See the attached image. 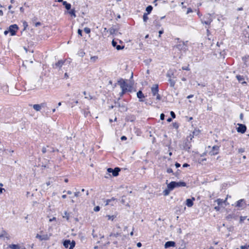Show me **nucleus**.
Segmentation results:
<instances>
[{
	"label": "nucleus",
	"instance_id": "obj_1",
	"mask_svg": "<svg viewBox=\"0 0 249 249\" xmlns=\"http://www.w3.org/2000/svg\"><path fill=\"white\" fill-rule=\"evenodd\" d=\"M118 84L120 86L122 89L121 95H123L125 92L128 90V85L126 80L121 78L117 81Z\"/></svg>",
	"mask_w": 249,
	"mask_h": 249
},
{
	"label": "nucleus",
	"instance_id": "obj_2",
	"mask_svg": "<svg viewBox=\"0 0 249 249\" xmlns=\"http://www.w3.org/2000/svg\"><path fill=\"white\" fill-rule=\"evenodd\" d=\"M186 184L184 182L180 181V182H176V181H171L169 184H167V187L170 189L173 190L176 187H185L186 186Z\"/></svg>",
	"mask_w": 249,
	"mask_h": 249
},
{
	"label": "nucleus",
	"instance_id": "obj_3",
	"mask_svg": "<svg viewBox=\"0 0 249 249\" xmlns=\"http://www.w3.org/2000/svg\"><path fill=\"white\" fill-rule=\"evenodd\" d=\"M75 245L74 241H71L70 240H66L63 242V245L66 248L73 249Z\"/></svg>",
	"mask_w": 249,
	"mask_h": 249
},
{
	"label": "nucleus",
	"instance_id": "obj_4",
	"mask_svg": "<svg viewBox=\"0 0 249 249\" xmlns=\"http://www.w3.org/2000/svg\"><path fill=\"white\" fill-rule=\"evenodd\" d=\"M236 207H238L240 209H243L246 207V203L244 199H241L237 201L235 205Z\"/></svg>",
	"mask_w": 249,
	"mask_h": 249
},
{
	"label": "nucleus",
	"instance_id": "obj_5",
	"mask_svg": "<svg viewBox=\"0 0 249 249\" xmlns=\"http://www.w3.org/2000/svg\"><path fill=\"white\" fill-rule=\"evenodd\" d=\"M18 30V27L16 24H13L10 25L9 27V31L11 33V36H14L16 35V33Z\"/></svg>",
	"mask_w": 249,
	"mask_h": 249
},
{
	"label": "nucleus",
	"instance_id": "obj_6",
	"mask_svg": "<svg viewBox=\"0 0 249 249\" xmlns=\"http://www.w3.org/2000/svg\"><path fill=\"white\" fill-rule=\"evenodd\" d=\"M107 172L108 173H112V175L114 177H116L118 175L119 172L120 171V169L119 168L116 167L114 169H113L111 168H109L107 169Z\"/></svg>",
	"mask_w": 249,
	"mask_h": 249
},
{
	"label": "nucleus",
	"instance_id": "obj_7",
	"mask_svg": "<svg viewBox=\"0 0 249 249\" xmlns=\"http://www.w3.org/2000/svg\"><path fill=\"white\" fill-rule=\"evenodd\" d=\"M237 125H238V127L237 128V132L244 133L247 129L246 125L240 124H238Z\"/></svg>",
	"mask_w": 249,
	"mask_h": 249
},
{
	"label": "nucleus",
	"instance_id": "obj_8",
	"mask_svg": "<svg viewBox=\"0 0 249 249\" xmlns=\"http://www.w3.org/2000/svg\"><path fill=\"white\" fill-rule=\"evenodd\" d=\"M45 106V103H42L41 104H35L33 106V107L36 111H39L42 107H44Z\"/></svg>",
	"mask_w": 249,
	"mask_h": 249
},
{
	"label": "nucleus",
	"instance_id": "obj_9",
	"mask_svg": "<svg viewBox=\"0 0 249 249\" xmlns=\"http://www.w3.org/2000/svg\"><path fill=\"white\" fill-rule=\"evenodd\" d=\"M219 151V146L214 145L213 146L212 150L210 151L209 154L211 155H215L218 154Z\"/></svg>",
	"mask_w": 249,
	"mask_h": 249
},
{
	"label": "nucleus",
	"instance_id": "obj_10",
	"mask_svg": "<svg viewBox=\"0 0 249 249\" xmlns=\"http://www.w3.org/2000/svg\"><path fill=\"white\" fill-rule=\"evenodd\" d=\"M195 200V198L194 197H192L191 199H187L186 200V205L188 207H191L194 205V201Z\"/></svg>",
	"mask_w": 249,
	"mask_h": 249
},
{
	"label": "nucleus",
	"instance_id": "obj_11",
	"mask_svg": "<svg viewBox=\"0 0 249 249\" xmlns=\"http://www.w3.org/2000/svg\"><path fill=\"white\" fill-rule=\"evenodd\" d=\"M158 85L157 84L154 85L151 87V92L153 96H156L158 93Z\"/></svg>",
	"mask_w": 249,
	"mask_h": 249
},
{
	"label": "nucleus",
	"instance_id": "obj_12",
	"mask_svg": "<svg viewBox=\"0 0 249 249\" xmlns=\"http://www.w3.org/2000/svg\"><path fill=\"white\" fill-rule=\"evenodd\" d=\"M176 246V243L174 241H168L165 243L164 245L165 248H168L171 247H174Z\"/></svg>",
	"mask_w": 249,
	"mask_h": 249
},
{
	"label": "nucleus",
	"instance_id": "obj_13",
	"mask_svg": "<svg viewBox=\"0 0 249 249\" xmlns=\"http://www.w3.org/2000/svg\"><path fill=\"white\" fill-rule=\"evenodd\" d=\"M9 248L11 249H26L24 247H21L18 244H11L9 245Z\"/></svg>",
	"mask_w": 249,
	"mask_h": 249
},
{
	"label": "nucleus",
	"instance_id": "obj_14",
	"mask_svg": "<svg viewBox=\"0 0 249 249\" xmlns=\"http://www.w3.org/2000/svg\"><path fill=\"white\" fill-rule=\"evenodd\" d=\"M0 238H6L7 239H9V235L6 231H3L0 233Z\"/></svg>",
	"mask_w": 249,
	"mask_h": 249
},
{
	"label": "nucleus",
	"instance_id": "obj_15",
	"mask_svg": "<svg viewBox=\"0 0 249 249\" xmlns=\"http://www.w3.org/2000/svg\"><path fill=\"white\" fill-rule=\"evenodd\" d=\"M137 95L138 98H139L140 99V101H142V100L141 99L144 98L145 97L143 94L141 90L137 92Z\"/></svg>",
	"mask_w": 249,
	"mask_h": 249
},
{
	"label": "nucleus",
	"instance_id": "obj_16",
	"mask_svg": "<svg viewBox=\"0 0 249 249\" xmlns=\"http://www.w3.org/2000/svg\"><path fill=\"white\" fill-rule=\"evenodd\" d=\"M63 4L64 6H65L67 10H70L71 8V5L70 3H67L66 1H63Z\"/></svg>",
	"mask_w": 249,
	"mask_h": 249
},
{
	"label": "nucleus",
	"instance_id": "obj_17",
	"mask_svg": "<svg viewBox=\"0 0 249 249\" xmlns=\"http://www.w3.org/2000/svg\"><path fill=\"white\" fill-rule=\"evenodd\" d=\"M236 78L238 79V81L241 82V83L243 84L246 83L244 81V78L243 76L237 75Z\"/></svg>",
	"mask_w": 249,
	"mask_h": 249
},
{
	"label": "nucleus",
	"instance_id": "obj_18",
	"mask_svg": "<svg viewBox=\"0 0 249 249\" xmlns=\"http://www.w3.org/2000/svg\"><path fill=\"white\" fill-rule=\"evenodd\" d=\"M227 197L224 200H223V199H217L216 200V201L218 205H220L223 203H226V202L227 201Z\"/></svg>",
	"mask_w": 249,
	"mask_h": 249
},
{
	"label": "nucleus",
	"instance_id": "obj_19",
	"mask_svg": "<svg viewBox=\"0 0 249 249\" xmlns=\"http://www.w3.org/2000/svg\"><path fill=\"white\" fill-rule=\"evenodd\" d=\"M212 21V19L210 18V16L209 15V18L207 20L205 21H202V22L204 24L209 25Z\"/></svg>",
	"mask_w": 249,
	"mask_h": 249
},
{
	"label": "nucleus",
	"instance_id": "obj_20",
	"mask_svg": "<svg viewBox=\"0 0 249 249\" xmlns=\"http://www.w3.org/2000/svg\"><path fill=\"white\" fill-rule=\"evenodd\" d=\"M50 236H51V235H48L47 234L41 235L42 241V240H47L49 239Z\"/></svg>",
	"mask_w": 249,
	"mask_h": 249
},
{
	"label": "nucleus",
	"instance_id": "obj_21",
	"mask_svg": "<svg viewBox=\"0 0 249 249\" xmlns=\"http://www.w3.org/2000/svg\"><path fill=\"white\" fill-rule=\"evenodd\" d=\"M172 189H170L169 188H168L167 187V188L166 189H165V190L163 191V194L164 196H168L170 191H172Z\"/></svg>",
	"mask_w": 249,
	"mask_h": 249
},
{
	"label": "nucleus",
	"instance_id": "obj_22",
	"mask_svg": "<svg viewBox=\"0 0 249 249\" xmlns=\"http://www.w3.org/2000/svg\"><path fill=\"white\" fill-rule=\"evenodd\" d=\"M68 13L70 14L71 16H73L74 18L76 17L75 15V11L74 9H72L71 11L68 12Z\"/></svg>",
	"mask_w": 249,
	"mask_h": 249
},
{
	"label": "nucleus",
	"instance_id": "obj_23",
	"mask_svg": "<svg viewBox=\"0 0 249 249\" xmlns=\"http://www.w3.org/2000/svg\"><path fill=\"white\" fill-rule=\"evenodd\" d=\"M153 9V7L152 6L149 5L147 6L146 8V11L147 12V14H149L150 13V12L152 11Z\"/></svg>",
	"mask_w": 249,
	"mask_h": 249
},
{
	"label": "nucleus",
	"instance_id": "obj_24",
	"mask_svg": "<svg viewBox=\"0 0 249 249\" xmlns=\"http://www.w3.org/2000/svg\"><path fill=\"white\" fill-rule=\"evenodd\" d=\"M106 217L107 218V220L113 221L115 219V216H114L113 215H107L106 216Z\"/></svg>",
	"mask_w": 249,
	"mask_h": 249
},
{
	"label": "nucleus",
	"instance_id": "obj_25",
	"mask_svg": "<svg viewBox=\"0 0 249 249\" xmlns=\"http://www.w3.org/2000/svg\"><path fill=\"white\" fill-rule=\"evenodd\" d=\"M63 65V62L62 61H59L57 63L55 64L56 67H60Z\"/></svg>",
	"mask_w": 249,
	"mask_h": 249
},
{
	"label": "nucleus",
	"instance_id": "obj_26",
	"mask_svg": "<svg viewBox=\"0 0 249 249\" xmlns=\"http://www.w3.org/2000/svg\"><path fill=\"white\" fill-rule=\"evenodd\" d=\"M147 15L146 13H144L143 16V19L144 22H146L148 19V18L147 17Z\"/></svg>",
	"mask_w": 249,
	"mask_h": 249
},
{
	"label": "nucleus",
	"instance_id": "obj_27",
	"mask_svg": "<svg viewBox=\"0 0 249 249\" xmlns=\"http://www.w3.org/2000/svg\"><path fill=\"white\" fill-rule=\"evenodd\" d=\"M249 249V245H244V246H241L240 247V249ZM236 249H239L238 248H237Z\"/></svg>",
	"mask_w": 249,
	"mask_h": 249
},
{
	"label": "nucleus",
	"instance_id": "obj_28",
	"mask_svg": "<svg viewBox=\"0 0 249 249\" xmlns=\"http://www.w3.org/2000/svg\"><path fill=\"white\" fill-rule=\"evenodd\" d=\"M84 31L86 33L89 34L90 32V30L89 28L86 27L84 28Z\"/></svg>",
	"mask_w": 249,
	"mask_h": 249
},
{
	"label": "nucleus",
	"instance_id": "obj_29",
	"mask_svg": "<svg viewBox=\"0 0 249 249\" xmlns=\"http://www.w3.org/2000/svg\"><path fill=\"white\" fill-rule=\"evenodd\" d=\"M85 98L88 100H91L93 99V97L89 94H88L87 96L85 97Z\"/></svg>",
	"mask_w": 249,
	"mask_h": 249
},
{
	"label": "nucleus",
	"instance_id": "obj_30",
	"mask_svg": "<svg viewBox=\"0 0 249 249\" xmlns=\"http://www.w3.org/2000/svg\"><path fill=\"white\" fill-rule=\"evenodd\" d=\"M182 69L183 70H186V71H190V68H189V65H188L186 67H182Z\"/></svg>",
	"mask_w": 249,
	"mask_h": 249
},
{
	"label": "nucleus",
	"instance_id": "obj_31",
	"mask_svg": "<svg viewBox=\"0 0 249 249\" xmlns=\"http://www.w3.org/2000/svg\"><path fill=\"white\" fill-rule=\"evenodd\" d=\"M97 59V57L96 56L91 57L90 58V60L92 62H95L96 59Z\"/></svg>",
	"mask_w": 249,
	"mask_h": 249
},
{
	"label": "nucleus",
	"instance_id": "obj_32",
	"mask_svg": "<svg viewBox=\"0 0 249 249\" xmlns=\"http://www.w3.org/2000/svg\"><path fill=\"white\" fill-rule=\"evenodd\" d=\"M63 217H66L67 219L68 220L69 218V216L67 212H65V215L63 216Z\"/></svg>",
	"mask_w": 249,
	"mask_h": 249
},
{
	"label": "nucleus",
	"instance_id": "obj_33",
	"mask_svg": "<svg viewBox=\"0 0 249 249\" xmlns=\"http://www.w3.org/2000/svg\"><path fill=\"white\" fill-rule=\"evenodd\" d=\"M36 237V238H38L40 240L42 241V237H41V235H39L38 234H37Z\"/></svg>",
	"mask_w": 249,
	"mask_h": 249
},
{
	"label": "nucleus",
	"instance_id": "obj_34",
	"mask_svg": "<svg viewBox=\"0 0 249 249\" xmlns=\"http://www.w3.org/2000/svg\"><path fill=\"white\" fill-rule=\"evenodd\" d=\"M100 207L99 206H96L94 208V211L95 212H98L100 210Z\"/></svg>",
	"mask_w": 249,
	"mask_h": 249
},
{
	"label": "nucleus",
	"instance_id": "obj_35",
	"mask_svg": "<svg viewBox=\"0 0 249 249\" xmlns=\"http://www.w3.org/2000/svg\"><path fill=\"white\" fill-rule=\"evenodd\" d=\"M124 48V46L121 47V46H120V45H117V46H116V49H117V50H121V49H123Z\"/></svg>",
	"mask_w": 249,
	"mask_h": 249
},
{
	"label": "nucleus",
	"instance_id": "obj_36",
	"mask_svg": "<svg viewBox=\"0 0 249 249\" xmlns=\"http://www.w3.org/2000/svg\"><path fill=\"white\" fill-rule=\"evenodd\" d=\"M156 99L157 100L159 101L161 99V97L158 93L157 94H156Z\"/></svg>",
	"mask_w": 249,
	"mask_h": 249
},
{
	"label": "nucleus",
	"instance_id": "obj_37",
	"mask_svg": "<svg viewBox=\"0 0 249 249\" xmlns=\"http://www.w3.org/2000/svg\"><path fill=\"white\" fill-rule=\"evenodd\" d=\"M80 192H76L74 193V195L75 197H78L79 196Z\"/></svg>",
	"mask_w": 249,
	"mask_h": 249
},
{
	"label": "nucleus",
	"instance_id": "obj_38",
	"mask_svg": "<svg viewBox=\"0 0 249 249\" xmlns=\"http://www.w3.org/2000/svg\"><path fill=\"white\" fill-rule=\"evenodd\" d=\"M167 172L168 173H171L173 172V170L171 168H169L167 169Z\"/></svg>",
	"mask_w": 249,
	"mask_h": 249
},
{
	"label": "nucleus",
	"instance_id": "obj_39",
	"mask_svg": "<svg viewBox=\"0 0 249 249\" xmlns=\"http://www.w3.org/2000/svg\"><path fill=\"white\" fill-rule=\"evenodd\" d=\"M116 44H117V42H115L114 40H113L112 41V46L113 47H115V46H117Z\"/></svg>",
	"mask_w": 249,
	"mask_h": 249
},
{
	"label": "nucleus",
	"instance_id": "obj_40",
	"mask_svg": "<svg viewBox=\"0 0 249 249\" xmlns=\"http://www.w3.org/2000/svg\"><path fill=\"white\" fill-rule=\"evenodd\" d=\"M170 114H171V116L173 118H175L176 117V115H175V114L174 113V112L173 111H171L170 112Z\"/></svg>",
	"mask_w": 249,
	"mask_h": 249
},
{
	"label": "nucleus",
	"instance_id": "obj_41",
	"mask_svg": "<svg viewBox=\"0 0 249 249\" xmlns=\"http://www.w3.org/2000/svg\"><path fill=\"white\" fill-rule=\"evenodd\" d=\"M244 151H245V149H244V148H239V149H238V152H239V153H243V152H244Z\"/></svg>",
	"mask_w": 249,
	"mask_h": 249
},
{
	"label": "nucleus",
	"instance_id": "obj_42",
	"mask_svg": "<svg viewBox=\"0 0 249 249\" xmlns=\"http://www.w3.org/2000/svg\"><path fill=\"white\" fill-rule=\"evenodd\" d=\"M77 33L79 35H80L81 36H82V30L80 29H78Z\"/></svg>",
	"mask_w": 249,
	"mask_h": 249
},
{
	"label": "nucleus",
	"instance_id": "obj_43",
	"mask_svg": "<svg viewBox=\"0 0 249 249\" xmlns=\"http://www.w3.org/2000/svg\"><path fill=\"white\" fill-rule=\"evenodd\" d=\"M160 118L161 120H163L164 118V115L163 113H161L160 116Z\"/></svg>",
	"mask_w": 249,
	"mask_h": 249
},
{
	"label": "nucleus",
	"instance_id": "obj_44",
	"mask_svg": "<svg viewBox=\"0 0 249 249\" xmlns=\"http://www.w3.org/2000/svg\"><path fill=\"white\" fill-rule=\"evenodd\" d=\"M56 220V218L55 217H53L52 218L49 219L50 222H52L53 221Z\"/></svg>",
	"mask_w": 249,
	"mask_h": 249
},
{
	"label": "nucleus",
	"instance_id": "obj_45",
	"mask_svg": "<svg viewBox=\"0 0 249 249\" xmlns=\"http://www.w3.org/2000/svg\"><path fill=\"white\" fill-rule=\"evenodd\" d=\"M121 140H126V137L124 136H122L121 138Z\"/></svg>",
	"mask_w": 249,
	"mask_h": 249
},
{
	"label": "nucleus",
	"instance_id": "obj_46",
	"mask_svg": "<svg viewBox=\"0 0 249 249\" xmlns=\"http://www.w3.org/2000/svg\"><path fill=\"white\" fill-rule=\"evenodd\" d=\"M163 33V30H160L159 32V37H160V36Z\"/></svg>",
	"mask_w": 249,
	"mask_h": 249
},
{
	"label": "nucleus",
	"instance_id": "obj_47",
	"mask_svg": "<svg viewBox=\"0 0 249 249\" xmlns=\"http://www.w3.org/2000/svg\"><path fill=\"white\" fill-rule=\"evenodd\" d=\"M111 201V199H107L106 200V205H107L109 204V202H110Z\"/></svg>",
	"mask_w": 249,
	"mask_h": 249
},
{
	"label": "nucleus",
	"instance_id": "obj_48",
	"mask_svg": "<svg viewBox=\"0 0 249 249\" xmlns=\"http://www.w3.org/2000/svg\"><path fill=\"white\" fill-rule=\"evenodd\" d=\"M175 166L177 168H178L180 166V164L178 162H176L175 164Z\"/></svg>",
	"mask_w": 249,
	"mask_h": 249
},
{
	"label": "nucleus",
	"instance_id": "obj_49",
	"mask_svg": "<svg viewBox=\"0 0 249 249\" xmlns=\"http://www.w3.org/2000/svg\"><path fill=\"white\" fill-rule=\"evenodd\" d=\"M137 246L138 247L140 248L142 246V244L140 242H139L137 244Z\"/></svg>",
	"mask_w": 249,
	"mask_h": 249
},
{
	"label": "nucleus",
	"instance_id": "obj_50",
	"mask_svg": "<svg viewBox=\"0 0 249 249\" xmlns=\"http://www.w3.org/2000/svg\"><path fill=\"white\" fill-rule=\"evenodd\" d=\"M9 33V30H6V31H4V34L5 35H7Z\"/></svg>",
	"mask_w": 249,
	"mask_h": 249
},
{
	"label": "nucleus",
	"instance_id": "obj_51",
	"mask_svg": "<svg viewBox=\"0 0 249 249\" xmlns=\"http://www.w3.org/2000/svg\"><path fill=\"white\" fill-rule=\"evenodd\" d=\"M64 77L66 78V79H67L69 77V76L67 74V73H65V74H64Z\"/></svg>",
	"mask_w": 249,
	"mask_h": 249
},
{
	"label": "nucleus",
	"instance_id": "obj_52",
	"mask_svg": "<svg viewBox=\"0 0 249 249\" xmlns=\"http://www.w3.org/2000/svg\"><path fill=\"white\" fill-rule=\"evenodd\" d=\"M3 191H5L4 188H0V194L2 193Z\"/></svg>",
	"mask_w": 249,
	"mask_h": 249
},
{
	"label": "nucleus",
	"instance_id": "obj_53",
	"mask_svg": "<svg viewBox=\"0 0 249 249\" xmlns=\"http://www.w3.org/2000/svg\"><path fill=\"white\" fill-rule=\"evenodd\" d=\"M189 165L187 163H184L183 165V167H188L189 166Z\"/></svg>",
	"mask_w": 249,
	"mask_h": 249
},
{
	"label": "nucleus",
	"instance_id": "obj_54",
	"mask_svg": "<svg viewBox=\"0 0 249 249\" xmlns=\"http://www.w3.org/2000/svg\"><path fill=\"white\" fill-rule=\"evenodd\" d=\"M192 9L191 8H188V10H187V14L190 13V12H192Z\"/></svg>",
	"mask_w": 249,
	"mask_h": 249
},
{
	"label": "nucleus",
	"instance_id": "obj_55",
	"mask_svg": "<svg viewBox=\"0 0 249 249\" xmlns=\"http://www.w3.org/2000/svg\"><path fill=\"white\" fill-rule=\"evenodd\" d=\"M240 118L241 120H242L243 118V114L242 113H241L240 114Z\"/></svg>",
	"mask_w": 249,
	"mask_h": 249
},
{
	"label": "nucleus",
	"instance_id": "obj_56",
	"mask_svg": "<svg viewBox=\"0 0 249 249\" xmlns=\"http://www.w3.org/2000/svg\"><path fill=\"white\" fill-rule=\"evenodd\" d=\"M62 197L63 198V199H65L67 197V196L66 195H63L62 196Z\"/></svg>",
	"mask_w": 249,
	"mask_h": 249
},
{
	"label": "nucleus",
	"instance_id": "obj_57",
	"mask_svg": "<svg viewBox=\"0 0 249 249\" xmlns=\"http://www.w3.org/2000/svg\"><path fill=\"white\" fill-rule=\"evenodd\" d=\"M67 193L68 194V195H71L72 194L71 192V191H68L67 192Z\"/></svg>",
	"mask_w": 249,
	"mask_h": 249
},
{
	"label": "nucleus",
	"instance_id": "obj_58",
	"mask_svg": "<svg viewBox=\"0 0 249 249\" xmlns=\"http://www.w3.org/2000/svg\"><path fill=\"white\" fill-rule=\"evenodd\" d=\"M214 209L216 210V211H219V207H214Z\"/></svg>",
	"mask_w": 249,
	"mask_h": 249
},
{
	"label": "nucleus",
	"instance_id": "obj_59",
	"mask_svg": "<svg viewBox=\"0 0 249 249\" xmlns=\"http://www.w3.org/2000/svg\"><path fill=\"white\" fill-rule=\"evenodd\" d=\"M193 97V95H190L188 96L187 98L189 99V98H192Z\"/></svg>",
	"mask_w": 249,
	"mask_h": 249
},
{
	"label": "nucleus",
	"instance_id": "obj_60",
	"mask_svg": "<svg viewBox=\"0 0 249 249\" xmlns=\"http://www.w3.org/2000/svg\"><path fill=\"white\" fill-rule=\"evenodd\" d=\"M167 121L168 122H170L172 121V119L169 118H168L167 120Z\"/></svg>",
	"mask_w": 249,
	"mask_h": 249
},
{
	"label": "nucleus",
	"instance_id": "obj_61",
	"mask_svg": "<svg viewBox=\"0 0 249 249\" xmlns=\"http://www.w3.org/2000/svg\"><path fill=\"white\" fill-rule=\"evenodd\" d=\"M23 24H24V25L25 27H27V22H24L23 23Z\"/></svg>",
	"mask_w": 249,
	"mask_h": 249
},
{
	"label": "nucleus",
	"instance_id": "obj_62",
	"mask_svg": "<svg viewBox=\"0 0 249 249\" xmlns=\"http://www.w3.org/2000/svg\"><path fill=\"white\" fill-rule=\"evenodd\" d=\"M3 15V12L1 10H0V16Z\"/></svg>",
	"mask_w": 249,
	"mask_h": 249
},
{
	"label": "nucleus",
	"instance_id": "obj_63",
	"mask_svg": "<svg viewBox=\"0 0 249 249\" xmlns=\"http://www.w3.org/2000/svg\"><path fill=\"white\" fill-rule=\"evenodd\" d=\"M42 152L43 153H45L46 152V149L45 148H43V149H42Z\"/></svg>",
	"mask_w": 249,
	"mask_h": 249
},
{
	"label": "nucleus",
	"instance_id": "obj_64",
	"mask_svg": "<svg viewBox=\"0 0 249 249\" xmlns=\"http://www.w3.org/2000/svg\"><path fill=\"white\" fill-rule=\"evenodd\" d=\"M40 24V22H37L36 23V26H37L38 25H39Z\"/></svg>",
	"mask_w": 249,
	"mask_h": 249
}]
</instances>
